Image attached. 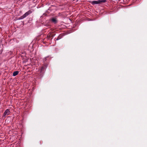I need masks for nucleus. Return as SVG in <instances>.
Wrapping results in <instances>:
<instances>
[{
	"instance_id": "nucleus-4",
	"label": "nucleus",
	"mask_w": 147,
	"mask_h": 147,
	"mask_svg": "<svg viewBox=\"0 0 147 147\" xmlns=\"http://www.w3.org/2000/svg\"><path fill=\"white\" fill-rule=\"evenodd\" d=\"M51 21L55 24H56L57 22V20L56 18H53L51 19Z\"/></svg>"
},
{
	"instance_id": "nucleus-1",
	"label": "nucleus",
	"mask_w": 147,
	"mask_h": 147,
	"mask_svg": "<svg viewBox=\"0 0 147 147\" xmlns=\"http://www.w3.org/2000/svg\"><path fill=\"white\" fill-rule=\"evenodd\" d=\"M32 12V11L30 10H29L26 12L24 14L23 16H21L19 18V20H21L22 19L26 17L27 16H28V15L31 14Z\"/></svg>"
},
{
	"instance_id": "nucleus-6",
	"label": "nucleus",
	"mask_w": 147,
	"mask_h": 147,
	"mask_svg": "<svg viewBox=\"0 0 147 147\" xmlns=\"http://www.w3.org/2000/svg\"><path fill=\"white\" fill-rule=\"evenodd\" d=\"M18 73L19 71H15L13 72V76H16L18 74Z\"/></svg>"
},
{
	"instance_id": "nucleus-3",
	"label": "nucleus",
	"mask_w": 147,
	"mask_h": 147,
	"mask_svg": "<svg viewBox=\"0 0 147 147\" xmlns=\"http://www.w3.org/2000/svg\"><path fill=\"white\" fill-rule=\"evenodd\" d=\"M10 113V111L9 109H7L4 112L3 116H5L6 115H8Z\"/></svg>"
},
{
	"instance_id": "nucleus-5",
	"label": "nucleus",
	"mask_w": 147,
	"mask_h": 147,
	"mask_svg": "<svg viewBox=\"0 0 147 147\" xmlns=\"http://www.w3.org/2000/svg\"><path fill=\"white\" fill-rule=\"evenodd\" d=\"M63 35L62 34H60L59 35V36L57 37V38L56 39V40H58L61 39L63 37Z\"/></svg>"
},
{
	"instance_id": "nucleus-7",
	"label": "nucleus",
	"mask_w": 147,
	"mask_h": 147,
	"mask_svg": "<svg viewBox=\"0 0 147 147\" xmlns=\"http://www.w3.org/2000/svg\"><path fill=\"white\" fill-rule=\"evenodd\" d=\"M44 69H45L44 67H41V70H40L41 72H42V71H43L44 70Z\"/></svg>"
},
{
	"instance_id": "nucleus-2",
	"label": "nucleus",
	"mask_w": 147,
	"mask_h": 147,
	"mask_svg": "<svg viewBox=\"0 0 147 147\" xmlns=\"http://www.w3.org/2000/svg\"><path fill=\"white\" fill-rule=\"evenodd\" d=\"M106 1V0H98L97 1H92L91 2V3L92 5L100 4L102 3H105Z\"/></svg>"
}]
</instances>
